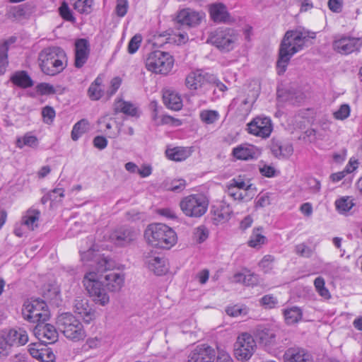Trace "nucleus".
<instances>
[{
	"instance_id": "obj_1",
	"label": "nucleus",
	"mask_w": 362,
	"mask_h": 362,
	"mask_svg": "<svg viewBox=\"0 0 362 362\" xmlns=\"http://www.w3.org/2000/svg\"><path fill=\"white\" fill-rule=\"evenodd\" d=\"M89 245L86 247H80L81 260L84 262L93 261L95 262V271L86 273L83 283L93 301L100 305L105 306L110 301L109 295L106 293L104 286L112 292L119 291L124 285V276L118 272H110L103 275V272L111 269L114 267L112 261L104 255L96 253L93 239L89 237L86 240Z\"/></svg>"
},
{
	"instance_id": "obj_2",
	"label": "nucleus",
	"mask_w": 362,
	"mask_h": 362,
	"mask_svg": "<svg viewBox=\"0 0 362 362\" xmlns=\"http://www.w3.org/2000/svg\"><path fill=\"white\" fill-rule=\"evenodd\" d=\"M307 39L308 35L298 30H288L285 33L276 62V71L279 75L285 73L291 58L303 48Z\"/></svg>"
},
{
	"instance_id": "obj_3",
	"label": "nucleus",
	"mask_w": 362,
	"mask_h": 362,
	"mask_svg": "<svg viewBox=\"0 0 362 362\" xmlns=\"http://www.w3.org/2000/svg\"><path fill=\"white\" fill-rule=\"evenodd\" d=\"M38 61L42 71L46 75L53 76L64 70L67 60L63 49L59 47H49L40 52Z\"/></svg>"
},
{
	"instance_id": "obj_4",
	"label": "nucleus",
	"mask_w": 362,
	"mask_h": 362,
	"mask_svg": "<svg viewBox=\"0 0 362 362\" xmlns=\"http://www.w3.org/2000/svg\"><path fill=\"white\" fill-rule=\"evenodd\" d=\"M144 237L152 246L163 249H170L177 242L175 232L163 223L148 225L144 232Z\"/></svg>"
},
{
	"instance_id": "obj_5",
	"label": "nucleus",
	"mask_w": 362,
	"mask_h": 362,
	"mask_svg": "<svg viewBox=\"0 0 362 362\" xmlns=\"http://www.w3.org/2000/svg\"><path fill=\"white\" fill-rule=\"evenodd\" d=\"M174 59L166 52L155 50L148 53L145 59V66L148 71L156 74H168L173 69Z\"/></svg>"
},
{
	"instance_id": "obj_6",
	"label": "nucleus",
	"mask_w": 362,
	"mask_h": 362,
	"mask_svg": "<svg viewBox=\"0 0 362 362\" xmlns=\"http://www.w3.org/2000/svg\"><path fill=\"white\" fill-rule=\"evenodd\" d=\"M58 329L67 338L73 341H80L85 338L86 332L81 322L72 314H61L57 320Z\"/></svg>"
},
{
	"instance_id": "obj_7",
	"label": "nucleus",
	"mask_w": 362,
	"mask_h": 362,
	"mask_svg": "<svg viewBox=\"0 0 362 362\" xmlns=\"http://www.w3.org/2000/svg\"><path fill=\"white\" fill-rule=\"evenodd\" d=\"M238 40L237 32L230 28H219L211 32L207 42L217 47L222 52H229L234 49Z\"/></svg>"
},
{
	"instance_id": "obj_8",
	"label": "nucleus",
	"mask_w": 362,
	"mask_h": 362,
	"mask_svg": "<svg viewBox=\"0 0 362 362\" xmlns=\"http://www.w3.org/2000/svg\"><path fill=\"white\" fill-rule=\"evenodd\" d=\"M22 314L25 320L37 324L45 322L49 317L47 303L39 298L25 301L23 306Z\"/></svg>"
},
{
	"instance_id": "obj_9",
	"label": "nucleus",
	"mask_w": 362,
	"mask_h": 362,
	"mask_svg": "<svg viewBox=\"0 0 362 362\" xmlns=\"http://www.w3.org/2000/svg\"><path fill=\"white\" fill-rule=\"evenodd\" d=\"M180 206L185 216L199 218L206 212L208 201L202 194H191L182 199Z\"/></svg>"
},
{
	"instance_id": "obj_10",
	"label": "nucleus",
	"mask_w": 362,
	"mask_h": 362,
	"mask_svg": "<svg viewBox=\"0 0 362 362\" xmlns=\"http://www.w3.org/2000/svg\"><path fill=\"white\" fill-rule=\"evenodd\" d=\"M28 341L27 332L22 328L11 329L0 332V357L6 356L11 348L18 344L24 345Z\"/></svg>"
},
{
	"instance_id": "obj_11",
	"label": "nucleus",
	"mask_w": 362,
	"mask_h": 362,
	"mask_svg": "<svg viewBox=\"0 0 362 362\" xmlns=\"http://www.w3.org/2000/svg\"><path fill=\"white\" fill-rule=\"evenodd\" d=\"M256 347L255 340L250 334L241 333L234 344V355L238 361H247L253 355Z\"/></svg>"
},
{
	"instance_id": "obj_12",
	"label": "nucleus",
	"mask_w": 362,
	"mask_h": 362,
	"mask_svg": "<svg viewBox=\"0 0 362 362\" xmlns=\"http://www.w3.org/2000/svg\"><path fill=\"white\" fill-rule=\"evenodd\" d=\"M247 126L249 134L262 139L269 138L273 131L272 119L264 116L255 117Z\"/></svg>"
},
{
	"instance_id": "obj_13",
	"label": "nucleus",
	"mask_w": 362,
	"mask_h": 362,
	"mask_svg": "<svg viewBox=\"0 0 362 362\" xmlns=\"http://www.w3.org/2000/svg\"><path fill=\"white\" fill-rule=\"evenodd\" d=\"M362 45L361 40L347 35H341L335 37L332 47L333 49L339 54L348 55L354 52H358Z\"/></svg>"
},
{
	"instance_id": "obj_14",
	"label": "nucleus",
	"mask_w": 362,
	"mask_h": 362,
	"mask_svg": "<svg viewBox=\"0 0 362 362\" xmlns=\"http://www.w3.org/2000/svg\"><path fill=\"white\" fill-rule=\"evenodd\" d=\"M138 235V231L133 228L121 227L113 230L110 233L109 239L117 246L125 247L135 240Z\"/></svg>"
},
{
	"instance_id": "obj_15",
	"label": "nucleus",
	"mask_w": 362,
	"mask_h": 362,
	"mask_svg": "<svg viewBox=\"0 0 362 362\" xmlns=\"http://www.w3.org/2000/svg\"><path fill=\"white\" fill-rule=\"evenodd\" d=\"M216 353L207 344L197 346L189 354L187 362H214Z\"/></svg>"
},
{
	"instance_id": "obj_16",
	"label": "nucleus",
	"mask_w": 362,
	"mask_h": 362,
	"mask_svg": "<svg viewBox=\"0 0 362 362\" xmlns=\"http://www.w3.org/2000/svg\"><path fill=\"white\" fill-rule=\"evenodd\" d=\"M34 334L44 344H53L58 339V332L54 325L40 322L34 328Z\"/></svg>"
},
{
	"instance_id": "obj_17",
	"label": "nucleus",
	"mask_w": 362,
	"mask_h": 362,
	"mask_svg": "<svg viewBox=\"0 0 362 362\" xmlns=\"http://www.w3.org/2000/svg\"><path fill=\"white\" fill-rule=\"evenodd\" d=\"M90 43L84 38H80L75 42L74 66L80 69L86 63L90 54Z\"/></svg>"
},
{
	"instance_id": "obj_18",
	"label": "nucleus",
	"mask_w": 362,
	"mask_h": 362,
	"mask_svg": "<svg viewBox=\"0 0 362 362\" xmlns=\"http://www.w3.org/2000/svg\"><path fill=\"white\" fill-rule=\"evenodd\" d=\"M202 18V13L191 8H183L177 15V21L182 25L194 27L199 25Z\"/></svg>"
},
{
	"instance_id": "obj_19",
	"label": "nucleus",
	"mask_w": 362,
	"mask_h": 362,
	"mask_svg": "<svg viewBox=\"0 0 362 362\" xmlns=\"http://www.w3.org/2000/svg\"><path fill=\"white\" fill-rule=\"evenodd\" d=\"M74 312L78 314L83 320L89 323L95 317V311L91 308L88 300L85 298L77 297L74 301Z\"/></svg>"
},
{
	"instance_id": "obj_20",
	"label": "nucleus",
	"mask_w": 362,
	"mask_h": 362,
	"mask_svg": "<svg viewBox=\"0 0 362 362\" xmlns=\"http://www.w3.org/2000/svg\"><path fill=\"white\" fill-rule=\"evenodd\" d=\"M285 362H313L312 356L306 350L299 347L288 349L284 354Z\"/></svg>"
},
{
	"instance_id": "obj_21",
	"label": "nucleus",
	"mask_w": 362,
	"mask_h": 362,
	"mask_svg": "<svg viewBox=\"0 0 362 362\" xmlns=\"http://www.w3.org/2000/svg\"><path fill=\"white\" fill-rule=\"evenodd\" d=\"M209 13L211 19L216 23H230L233 21L226 6L221 3L211 4L209 7Z\"/></svg>"
},
{
	"instance_id": "obj_22",
	"label": "nucleus",
	"mask_w": 362,
	"mask_h": 362,
	"mask_svg": "<svg viewBox=\"0 0 362 362\" xmlns=\"http://www.w3.org/2000/svg\"><path fill=\"white\" fill-rule=\"evenodd\" d=\"M271 151L276 158L281 159L288 158L293 153V148L291 144L283 143L274 138L271 143Z\"/></svg>"
},
{
	"instance_id": "obj_23",
	"label": "nucleus",
	"mask_w": 362,
	"mask_h": 362,
	"mask_svg": "<svg viewBox=\"0 0 362 362\" xmlns=\"http://www.w3.org/2000/svg\"><path fill=\"white\" fill-rule=\"evenodd\" d=\"M257 148L250 144H240L233 149L232 155L238 160H250L257 158Z\"/></svg>"
},
{
	"instance_id": "obj_24",
	"label": "nucleus",
	"mask_w": 362,
	"mask_h": 362,
	"mask_svg": "<svg viewBox=\"0 0 362 362\" xmlns=\"http://www.w3.org/2000/svg\"><path fill=\"white\" fill-rule=\"evenodd\" d=\"M115 114L123 113L131 117H138L139 116L138 108L134 104L125 101L122 98H117L113 104Z\"/></svg>"
},
{
	"instance_id": "obj_25",
	"label": "nucleus",
	"mask_w": 362,
	"mask_h": 362,
	"mask_svg": "<svg viewBox=\"0 0 362 362\" xmlns=\"http://www.w3.org/2000/svg\"><path fill=\"white\" fill-rule=\"evenodd\" d=\"M146 264L148 268L158 276L165 274L168 271V263L164 257H149Z\"/></svg>"
},
{
	"instance_id": "obj_26",
	"label": "nucleus",
	"mask_w": 362,
	"mask_h": 362,
	"mask_svg": "<svg viewBox=\"0 0 362 362\" xmlns=\"http://www.w3.org/2000/svg\"><path fill=\"white\" fill-rule=\"evenodd\" d=\"M166 156L168 159L177 162L186 160L192 154L191 148L176 146L168 148L165 151Z\"/></svg>"
},
{
	"instance_id": "obj_27",
	"label": "nucleus",
	"mask_w": 362,
	"mask_h": 362,
	"mask_svg": "<svg viewBox=\"0 0 362 362\" xmlns=\"http://www.w3.org/2000/svg\"><path fill=\"white\" fill-rule=\"evenodd\" d=\"M256 337L259 342L266 347L274 346L276 343L275 330L270 328H261L257 331Z\"/></svg>"
},
{
	"instance_id": "obj_28",
	"label": "nucleus",
	"mask_w": 362,
	"mask_h": 362,
	"mask_svg": "<svg viewBox=\"0 0 362 362\" xmlns=\"http://www.w3.org/2000/svg\"><path fill=\"white\" fill-rule=\"evenodd\" d=\"M165 105L173 110H180L182 107L180 96L170 90H166L163 95Z\"/></svg>"
},
{
	"instance_id": "obj_29",
	"label": "nucleus",
	"mask_w": 362,
	"mask_h": 362,
	"mask_svg": "<svg viewBox=\"0 0 362 362\" xmlns=\"http://www.w3.org/2000/svg\"><path fill=\"white\" fill-rule=\"evenodd\" d=\"M285 322L287 325H291L298 322L303 317L302 310L297 306L286 308L283 310Z\"/></svg>"
},
{
	"instance_id": "obj_30",
	"label": "nucleus",
	"mask_w": 362,
	"mask_h": 362,
	"mask_svg": "<svg viewBox=\"0 0 362 362\" xmlns=\"http://www.w3.org/2000/svg\"><path fill=\"white\" fill-rule=\"evenodd\" d=\"M40 216V212L37 209H30L22 217V224L27 226L28 229L34 230L37 228L38 221Z\"/></svg>"
},
{
	"instance_id": "obj_31",
	"label": "nucleus",
	"mask_w": 362,
	"mask_h": 362,
	"mask_svg": "<svg viewBox=\"0 0 362 362\" xmlns=\"http://www.w3.org/2000/svg\"><path fill=\"white\" fill-rule=\"evenodd\" d=\"M11 82L21 88H26L33 86V81L25 71H17L11 77Z\"/></svg>"
},
{
	"instance_id": "obj_32",
	"label": "nucleus",
	"mask_w": 362,
	"mask_h": 362,
	"mask_svg": "<svg viewBox=\"0 0 362 362\" xmlns=\"http://www.w3.org/2000/svg\"><path fill=\"white\" fill-rule=\"evenodd\" d=\"M204 83L205 77L199 71L190 73L185 79L187 87L192 90H195L201 88Z\"/></svg>"
},
{
	"instance_id": "obj_33",
	"label": "nucleus",
	"mask_w": 362,
	"mask_h": 362,
	"mask_svg": "<svg viewBox=\"0 0 362 362\" xmlns=\"http://www.w3.org/2000/svg\"><path fill=\"white\" fill-rule=\"evenodd\" d=\"M103 78L98 76L90 85L88 89V95L91 100H98L103 95V89L102 88Z\"/></svg>"
},
{
	"instance_id": "obj_34",
	"label": "nucleus",
	"mask_w": 362,
	"mask_h": 362,
	"mask_svg": "<svg viewBox=\"0 0 362 362\" xmlns=\"http://www.w3.org/2000/svg\"><path fill=\"white\" fill-rule=\"evenodd\" d=\"M93 0H70L73 8L81 14L88 15L93 11Z\"/></svg>"
},
{
	"instance_id": "obj_35",
	"label": "nucleus",
	"mask_w": 362,
	"mask_h": 362,
	"mask_svg": "<svg viewBox=\"0 0 362 362\" xmlns=\"http://www.w3.org/2000/svg\"><path fill=\"white\" fill-rule=\"evenodd\" d=\"M16 144L19 148H23L25 146L34 148L37 147L39 141L35 136L33 135L30 132H28L23 136L18 137Z\"/></svg>"
},
{
	"instance_id": "obj_36",
	"label": "nucleus",
	"mask_w": 362,
	"mask_h": 362,
	"mask_svg": "<svg viewBox=\"0 0 362 362\" xmlns=\"http://www.w3.org/2000/svg\"><path fill=\"white\" fill-rule=\"evenodd\" d=\"M337 211L341 214H346L354 206L353 199L350 197H342L334 202Z\"/></svg>"
},
{
	"instance_id": "obj_37",
	"label": "nucleus",
	"mask_w": 362,
	"mask_h": 362,
	"mask_svg": "<svg viewBox=\"0 0 362 362\" xmlns=\"http://www.w3.org/2000/svg\"><path fill=\"white\" fill-rule=\"evenodd\" d=\"M227 193L228 196L233 197L234 200L238 201L250 200L255 194L254 193L245 192L233 187H228Z\"/></svg>"
},
{
	"instance_id": "obj_38",
	"label": "nucleus",
	"mask_w": 362,
	"mask_h": 362,
	"mask_svg": "<svg viewBox=\"0 0 362 362\" xmlns=\"http://www.w3.org/2000/svg\"><path fill=\"white\" fill-rule=\"evenodd\" d=\"M267 238L262 234L260 228L254 229L250 240H248V245L251 247L259 248L262 245L265 244Z\"/></svg>"
},
{
	"instance_id": "obj_39",
	"label": "nucleus",
	"mask_w": 362,
	"mask_h": 362,
	"mask_svg": "<svg viewBox=\"0 0 362 362\" xmlns=\"http://www.w3.org/2000/svg\"><path fill=\"white\" fill-rule=\"evenodd\" d=\"M88 125L89 122L86 119H82L77 122L73 127L71 139L74 141H77L86 132Z\"/></svg>"
},
{
	"instance_id": "obj_40",
	"label": "nucleus",
	"mask_w": 362,
	"mask_h": 362,
	"mask_svg": "<svg viewBox=\"0 0 362 362\" xmlns=\"http://www.w3.org/2000/svg\"><path fill=\"white\" fill-rule=\"evenodd\" d=\"M8 64V42H0V74L5 73Z\"/></svg>"
},
{
	"instance_id": "obj_41",
	"label": "nucleus",
	"mask_w": 362,
	"mask_h": 362,
	"mask_svg": "<svg viewBox=\"0 0 362 362\" xmlns=\"http://www.w3.org/2000/svg\"><path fill=\"white\" fill-rule=\"evenodd\" d=\"M227 315L231 317L245 316L248 313V308L243 305H234L226 309Z\"/></svg>"
},
{
	"instance_id": "obj_42",
	"label": "nucleus",
	"mask_w": 362,
	"mask_h": 362,
	"mask_svg": "<svg viewBox=\"0 0 362 362\" xmlns=\"http://www.w3.org/2000/svg\"><path fill=\"white\" fill-rule=\"evenodd\" d=\"M314 286L317 292L319 295L323 297L325 299H329L330 298V293L329 290L325 287V279L321 277H317L314 281Z\"/></svg>"
},
{
	"instance_id": "obj_43",
	"label": "nucleus",
	"mask_w": 362,
	"mask_h": 362,
	"mask_svg": "<svg viewBox=\"0 0 362 362\" xmlns=\"http://www.w3.org/2000/svg\"><path fill=\"white\" fill-rule=\"evenodd\" d=\"M259 304L265 309H273L278 305V299L272 294L264 295L259 300Z\"/></svg>"
},
{
	"instance_id": "obj_44",
	"label": "nucleus",
	"mask_w": 362,
	"mask_h": 362,
	"mask_svg": "<svg viewBox=\"0 0 362 362\" xmlns=\"http://www.w3.org/2000/svg\"><path fill=\"white\" fill-rule=\"evenodd\" d=\"M201 119L206 124H213L219 118V114L216 110H203L200 113Z\"/></svg>"
},
{
	"instance_id": "obj_45",
	"label": "nucleus",
	"mask_w": 362,
	"mask_h": 362,
	"mask_svg": "<svg viewBox=\"0 0 362 362\" xmlns=\"http://www.w3.org/2000/svg\"><path fill=\"white\" fill-rule=\"evenodd\" d=\"M295 252L302 257L310 258L313 255L314 250L305 243H300L295 246Z\"/></svg>"
},
{
	"instance_id": "obj_46",
	"label": "nucleus",
	"mask_w": 362,
	"mask_h": 362,
	"mask_svg": "<svg viewBox=\"0 0 362 362\" xmlns=\"http://www.w3.org/2000/svg\"><path fill=\"white\" fill-rule=\"evenodd\" d=\"M228 187H235L238 189H243L245 192H251L252 190L255 189V188L252 186V185H248L243 180L238 178V179H233L230 180V184Z\"/></svg>"
},
{
	"instance_id": "obj_47",
	"label": "nucleus",
	"mask_w": 362,
	"mask_h": 362,
	"mask_svg": "<svg viewBox=\"0 0 362 362\" xmlns=\"http://www.w3.org/2000/svg\"><path fill=\"white\" fill-rule=\"evenodd\" d=\"M274 257L272 255H267L263 257L259 262V267L264 273L269 272L273 269Z\"/></svg>"
},
{
	"instance_id": "obj_48",
	"label": "nucleus",
	"mask_w": 362,
	"mask_h": 362,
	"mask_svg": "<svg viewBox=\"0 0 362 362\" xmlns=\"http://www.w3.org/2000/svg\"><path fill=\"white\" fill-rule=\"evenodd\" d=\"M193 235L197 242L202 243L207 239L209 232L204 226H200L194 229Z\"/></svg>"
},
{
	"instance_id": "obj_49",
	"label": "nucleus",
	"mask_w": 362,
	"mask_h": 362,
	"mask_svg": "<svg viewBox=\"0 0 362 362\" xmlns=\"http://www.w3.org/2000/svg\"><path fill=\"white\" fill-rule=\"evenodd\" d=\"M350 112V106L347 104H343L340 105L338 110L334 112V117L336 119L344 120L349 117Z\"/></svg>"
},
{
	"instance_id": "obj_50",
	"label": "nucleus",
	"mask_w": 362,
	"mask_h": 362,
	"mask_svg": "<svg viewBox=\"0 0 362 362\" xmlns=\"http://www.w3.org/2000/svg\"><path fill=\"white\" fill-rule=\"evenodd\" d=\"M59 13L62 18L65 21L74 22L75 21V18L73 16L71 10L69 8L68 4L64 2L59 8Z\"/></svg>"
},
{
	"instance_id": "obj_51",
	"label": "nucleus",
	"mask_w": 362,
	"mask_h": 362,
	"mask_svg": "<svg viewBox=\"0 0 362 362\" xmlns=\"http://www.w3.org/2000/svg\"><path fill=\"white\" fill-rule=\"evenodd\" d=\"M259 170L262 175L267 177H273L276 175V170L274 167L265 163L259 165Z\"/></svg>"
},
{
	"instance_id": "obj_52",
	"label": "nucleus",
	"mask_w": 362,
	"mask_h": 362,
	"mask_svg": "<svg viewBox=\"0 0 362 362\" xmlns=\"http://www.w3.org/2000/svg\"><path fill=\"white\" fill-rule=\"evenodd\" d=\"M141 42V35H134L129 42L128 44V52L129 54H134L139 48Z\"/></svg>"
},
{
	"instance_id": "obj_53",
	"label": "nucleus",
	"mask_w": 362,
	"mask_h": 362,
	"mask_svg": "<svg viewBox=\"0 0 362 362\" xmlns=\"http://www.w3.org/2000/svg\"><path fill=\"white\" fill-rule=\"evenodd\" d=\"M129 4L127 0H117L115 8L116 14L119 17H124L127 13Z\"/></svg>"
},
{
	"instance_id": "obj_54",
	"label": "nucleus",
	"mask_w": 362,
	"mask_h": 362,
	"mask_svg": "<svg viewBox=\"0 0 362 362\" xmlns=\"http://www.w3.org/2000/svg\"><path fill=\"white\" fill-rule=\"evenodd\" d=\"M54 194H59L60 198L64 197V190L62 188H55L52 191H49L41 198V203L45 204L48 201H51V199H54L52 196Z\"/></svg>"
},
{
	"instance_id": "obj_55",
	"label": "nucleus",
	"mask_w": 362,
	"mask_h": 362,
	"mask_svg": "<svg viewBox=\"0 0 362 362\" xmlns=\"http://www.w3.org/2000/svg\"><path fill=\"white\" fill-rule=\"evenodd\" d=\"M42 115L45 122L49 124L55 117V111L52 107L46 106L42 109Z\"/></svg>"
},
{
	"instance_id": "obj_56",
	"label": "nucleus",
	"mask_w": 362,
	"mask_h": 362,
	"mask_svg": "<svg viewBox=\"0 0 362 362\" xmlns=\"http://www.w3.org/2000/svg\"><path fill=\"white\" fill-rule=\"evenodd\" d=\"M122 80L119 77L113 78L110 81V86L107 91V95L111 97L113 95L121 86Z\"/></svg>"
},
{
	"instance_id": "obj_57",
	"label": "nucleus",
	"mask_w": 362,
	"mask_h": 362,
	"mask_svg": "<svg viewBox=\"0 0 362 362\" xmlns=\"http://www.w3.org/2000/svg\"><path fill=\"white\" fill-rule=\"evenodd\" d=\"M186 182L183 179L175 180L171 182L169 189L173 192H180L185 187Z\"/></svg>"
},
{
	"instance_id": "obj_58",
	"label": "nucleus",
	"mask_w": 362,
	"mask_h": 362,
	"mask_svg": "<svg viewBox=\"0 0 362 362\" xmlns=\"http://www.w3.org/2000/svg\"><path fill=\"white\" fill-rule=\"evenodd\" d=\"M37 91L42 95L50 94L54 93V87L47 83H41L37 86Z\"/></svg>"
},
{
	"instance_id": "obj_59",
	"label": "nucleus",
	"mask_w": 362,
	"mask_h": 362,
	"mask_svg": "<svg viewBox=\"0 0 362 362\" xmlns=\"http://www.w3.org/2000/svg\"><path fill=\"white\" fill-rule=\"evenodd\" d=\"M93 144L96 148L103 150L107 146V140L103 136H97L93 139Z\"/></svg>"
},
{
	"instance_id": "obj_60",
	"label": "nucleus",
	"mask_w": 362,
	"mask_h": 362,
	"mask_svg": "<svg viewBox=\"0 0 362 362\" xmlns=\"http://www.w3.org/2000/svg\"><path fill=\"white\" fill-rule=\"evenodd\" d=\"M28 351L33 358L40 360L42 362L45 361V353L43 352V350L40 351L38 349H36L34 345H33L30 346Z\"/></svg>"
},
{
	"instance_id": "obj_61",
	"label": "nucleus",
	"mask_w": 362,
	"mask_h": 362,
	"mask_svg": "<svg viewBox=\"0 0 362 362\" xmlns=\"http://www.w3.org/2000/svg\"><path fill=\"white\" fill-rule=\"evenodd\" d=\"M342 0H329L328 7L334 13H340L342 10Z\"/></svg>"
},
{
	"instance_id": "obj_62",
	"label": "nucleus",
	"mask_w": 362,
	"mask_h": 362,
	"mask_svg": "<svg viewBox=\"0 0 362 362\" xmlns=\"http://www.w3.org/2000/svg\"><path fill=\"white\" fill-rule=\"evenodd\" d=\"M270 204L269 196L267 193L259 194L256 202V207H265Z\"/></svg>"
},
{
	"instance_id": "obj_63",
	"label": "nucleus",
	"mask_w": 362,
	"mask_h": 362,
	"mask_svg": "<svg viewBox=\"0 0 362 362\" xmlns=\"http://www.w3.org/2000/svg\"><path fill=\"white\" fill-rule=\"evenodd\" d=\"M216 362H233V360L232 359L228 353H227L224 350L218 349Z\"/></svg>"
},
{
	"instance_id": "obj_64",
	"label": "nucleus",
	"mask_w": 362,
	"mask_h": 362,
	"mask_svg": "<svg viewBox=\"0 0 362 362\" xmlns=\"http://www.w3.org/2000/svg\"><path fill=\"white\" fill-rule=\"evenodd\" d=\"M308 184L313 193H317L320 192L321 188L320 182L315 178H310L308 180Z\"/></svg>"
}]
</instances>
